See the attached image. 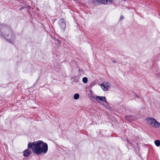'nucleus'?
Listing matches in <instances>:
<instances>
[{"label": "nucleus", "instance_id": "20e7f679", "mask_svg": "<svg viewBox=\"0 0 160 160\" xmlns=\"http://www.w3.org/2000/svg\"><path fill=\"white\" fill-rule=\"evenodd\" d=\"M101 88L104 91L108 90L111 87V83L109 82H105L100 84Z\"/></svg>", "mask_w": 160, "mask_h": 160}, {"label": "nucleus", "instance_id": "39448f33", "mask_svg": "<svg viewBox=\"0 0 160 160\" xmlns=\"http://www.w3.org/2000/svg\"><path fill=\"white\" fill-rule=\"evenodd\" d=\"M96 100L98 102H100L99 100L103 102H106V99L105 97L97 96L96 97Z\"/></svg>", "mask_w": 160, "mask_h": 160}, {"label": "nucleus", "instance_id": "9b49d317", "mask_svg": "<svg viewBox=\"0 0 160 160\" xmlns=\"http://www.w3.org/2000/svg\"><path fill=\"white\" fill-rule=\"evenodd\" d=\"M82 81L83 83H86L88 82V78L87 77H84L82 78Z\"/></svg>", "mask_w": 160, "mask_h": 160}, {"label": "nucleus", "instance_id": "1a4fd4ad", "mask_svg": "<svg viewBox=\"0 0 160 160\" xmlns=\"http://www.w3.org/2000/svg\"><path fill=\"white\" fill-rule=\"evenodd\" d=\"M73 97L74 99L77 100L79 97V95L78 93H76L74 95Z\"/></svg>", "mask_w": 160, "mask_h": 160}, {"label": "nucleus", "instance_id": "2eb2a0df", "mask_svg": "<svg viewBox=\"0 0 160 160\" xmlns=\"http://www.w3.org/2000/svg\"><path fill=\"white\" fill-rule=\"evenodd\" d=\"M112 62L114 63H116V61H113Z\"/></svg>", "mask_w": 160, "mask_h": 160}, {"label": "nucleus", "instance_id": "f257e3e1", "mask_svg": "<svg viewBox=\"0 0 160 160\" xmlns=\"http://www.w3.org/2000/svg\"><path fill=\"white\" fill-rule=\"evenodd\" d=\"M28 148L29 149L32 148L33 152L36 154L46 153L48 150L47 143L41 140L29 143L28 144Z\"/></svg>", "mask_w": 160, "mask_h": 160}, {"label": "nucleus", "instance_id": "f8f14e48", "mask_svg": "<svg viewBox=\"0 0 160 160\" xmlns=\"http://www.w3.org/2000/svg\"><path fill=\"white\" fill-rule=\"evenodd\" d=\"M62 28H64L65 27V26H66V25H65V23L64 22H63L62 23Z\"/></svg>", "mask_w": 160, "mask_h": 160}, {"label": "nucleus", "instance_id": "dca6fc26", "mask_svg": "<svg viewBox=\"0 0 160 160\" xmlns=\"http://www.w3.org/2000/svg\"><path fill=\"white\" fill-rule=\"evenodd\" d=\"M75 81V82H78V79L77 80H76V81Z\"/></svg>", "mask_w": 160, "mask_h": 160}, {"label": "nucleus", "instance_id": "f3484780", "mask_svg": "<svg viewBox=\"0 0 160 160\" xmlns=\"http://www.w3.org/2000/svg\"><path fill=\"white\" fill-rule=\"evenodd\" d=\"M103 106H106V105H105V104H103Z\"/></svg>", "mask_w": 160, "mask_h": 160}, {"label": "nucleus", "instance_id": "423d86ee", "mask_svg": "<svg viewBox=\"0 0 160 160\" xmlns=\"http://www.w3.org/2000/svg\"><path fill=\"white\" fill-rule=\"evenodd\" d=\"M100 3L104 4H109L112 3V0H100Z\"/></svg>", "mask_w": 160, "mask_h": 160}, {"label": "nucleus", "instance_id": "a211bd4d", "mask_svg": "<svg viewBox=\"0 0 160 160\" xmlns=\"http://www.w3.org/2000/svg\"><path fill=\"white\" fill-rule=\"evenodd\" d=\"M132 120V119H131L130 120Z\"/></svg>", "mask_w": 160, "mask_h": 160}, {"label": "nucleus", "instance_id": "0eeeda50", "mask_svg": "<svg viewBox=\"0 0 160 160\" xmlns=\"http://www.w3.org/2000/svg\"><path fill=\"white\" fill-rule=\"evenodd\" d=\"M30 150L29 149H27L23 152V156L25 157L28 156L30 153Z\"/></svg>", "mask_w": 160, "mask_h": 160}, {"label": "nucleus", "instance_id": "6e6552de", "mask_svg": "<svg viewBox=\"0 0 160 160\" xmlns=\"http://www.w3.org/2000/svg\"><path fill=\"white\" fill-rule=\"evenodd\" d=\"M155 144L157 147H159L160 145V141L159 140H156L154 142Z\"/></svg>", "mask_w": 160, "mask_h": 160}, {"label": "nucleus", "instance_id": "9d476101", "mask_svg": "<svg viewBox=\"0 0 160 160\" xmlns=\"http://www.w3.org/2000/svg\"><path fill=\"white\" fill-rule=\"evenodd\" d=\"M100 0H92V2L95 4H98L100 3Z\"/></svg>", "mask_w": 160, "mask_h": 160}, {"label": "nucleus", "instance_id": "f03ea898", "mask_svg": "<svg viewBox=\"0 0 160 160\" xmlns=\"http://www.w3.org/2000/svg\"><path fill=\"white\" fill-rule=\"evenodd\" d=\"M146 122L148 125L153 128H158L160 127V123L154 118H148L146 119Z\"/></svg>", "mask_w": 160, "mask_h": 160}, {"label": "nucleus", "instance_id": "4468645a", "mask_svg": "<svg viewBox=\"0 0 160 160\" xmlns=\"http://www.w3.org/2000/svg\"><path fill=\"white\" fill-rule=\"evenodd\" d=\"M132 118V117L131 116H127V117H126V119H127V120H128L129 119V118Z\"/></svg>", "mask_w": 160, "mask_h": 160}, {"label": "nucleus", "instance_id": "ddd939ff", "mask_svg": "<svg viewBox=\"0 0 160 160\" xmlns=\"http://www.w3.org/2000/svg\"><path fill=\"white\" fill-rule=\"evenodd\" d=\"M124 18V16L122 15L121 16L120 18V20H122Z\"/></svg>", "mask_w": 160, "mask_h": 160}, {"label": "nucleus", "instance_id": "7ed1b4c3", "mask_svg": "<svg viewBox=\"0 0 160 160\" xmlns=\"http://www.w3.org/2000/svg\"><path fill=\"white\" fill-rule=\"evenodd\" d=\"M1 35L5 37L9 41L12 43L13 41H12L14 38V36H12L11 31L8 29H5L4 30L2 31Z\"/></svg>", "mask_w": 160, "mask_h": 160}]
</instances>
